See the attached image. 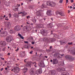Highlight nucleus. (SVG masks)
Instances as JSON below:
<instances>
[{
	"instance_id": "49",
	"label": "nucleus",
	"mask_w": 75,
	"mask_h": 75,
	"mask_svg": "<svg viewBox=\"0 0 75 75\" xmlns=\"http://www.w3.org/2000/svg\"><path fill=\"white\" fill-rule=\"evenodd\" d=\"M17 6L18 7H20V4L18 5H17Z\"/></svg>"
},
{
	"instance_id": "31",
	"label": "nucleus",
	"mask_w": 75,
	"mask_h": 75,
	"mask_svg": "<svg viewBox=\"0 0 75 75\" xmlns=\"http://www.w3.org/2000/svg\"><path fill=\"white\" fill-rule=\"evenodd\" d=\"M62 75H66V72H63L62 73Z\"/></svg>"
},
{
	"instance_id": "15",
	"label": "nucleus",
	"mask_w": 75,
	"mask_h": 75,
	"mask_svg": "<svg viewBox=\"0 0 75 75\" xmlns=\"http://www.w3.org/2000/svg\"><path fill=\"white\" fill-rule=\"evenodd\" d=\"M41 25H40V24H38L36 26V27L38 28H42V26Z\"/></svg>"
},
{
	"instance_id": "63",
	"label": "nucleus",
	"mask_w": 75,
	"mask_h": 75,
	"mask_svg": "<svg viewBox=\"0 0 75 75\" xmlns=\"http://www.w3.org/2000/svg\"><path fill=\"white\" fill-rule=\"evenodd\" d=\"M7 61H5V63H7Z\"/></svg>"
},
{
	"instance_id": "1",
	"label": "nucleus",
	"mask_w": 75,
	"mask_h": 75,
	"mask_svg": "<svg viewBox=\"0 0 75 75\" xmlns=\"http://www.w3.org/2000/svg\"><path fill=\"white\" fill-rule=\"evenodd\" d=\"M19 14H21L22 15V17H24L25 16H26L27 14V13H25L24 12L18 13V14H14L15 17H18L19 16Z\"/></svg>"
},
{
	"instance_id": "7",
	"label": "nucleus",
	"mask_w": 75,
	"mask_h": 75,
	"mask_svg": "<svg viewBox=\"0 0 75 75\" xmlns=\"http://www.w3.org/2000/svg\"><path fill=\"white\" fill-rule=\"evenodd\" d=\"M14 72L15 73H18L19 71H20V69L19 68L16 67L14 68Z\"/></svg>"
},
{
	"instance_id": "64",
	"label": "nucleus",
	"mask_w": 75,
	"mask_h": 75,
	"mask_svg": "<svg viewBox=\"0 0 75 75\" xmlns=\"http://www.w3.org/2000/svg\"><path fill=\"white\" fill-rule=\"evenodd\" d=\"M33 48V47H31V48Z\"/></svg>"
},
{
	"instance_id": "39",
	"label": "nucleus",
	"mask_w": 75,
	"mask_h": 75,
	"mask_svg": "<svg viewBox=\"0 0 75 75\" xmlns=\"http://www.w3.org/2000/svg\"><path fill=\"white\" fill-rule=\"evenodd\" d=\"M31 43L32 44H35V42H32Z\"/></svg>"
},
{
	"instance_id": "8",
	"label": "nucleus",
	"mask_w": 75,
	"mask_h": 75,
	"mask_svg": "<svg viewBox=\"0 0 75 75\" xmlns=\"http://www.w3.org/2000/svg\"><path fill=\"white\" fill-rule=\"evenodd\" d=\"M58 60L56 59H53V64H57L58 62Z\"/></svg>"
},
{
	"instance_id": "48",
	"label": "nucleus",
	"mask_w": 75,
	"mask_h": 75,
	"mask_svg": "<svg viewBox=\"0 0 75 75\" xmlns=\"http://www.w3.org/2000/svg\"><path fill=\"white\" fill-rule=\"evenodd\" d=\"M69 48L68 49V51H71V50Z\"/></svg>"
},
{
	"instance_id": "5",
	"label": "nucleus",
	"mask_w": 75,
	"mask_h": 75,
	"mask_svg": "<svg viewBox=\"0 0 75 75\" xmlns=\"http://www.w3.org/2000/svg\"><path fill=\"white\" fill-rule=\"evenodd\" d=\"M14 29L16 31H19L21 30V27L19 25H17L15 27Z\"/></svg>"
},
{
	"instance_id": "62",
	"label": "nucleus",
	"mask_w": 75,
	"mask_h": 75,
	"mask_svg": "<svg viewBox=\"0 0 75 75\" xmlns=\"http://www.w3.org/2000/svg\"><path fill=\"white\" fill-rule=\"evenodd\" d=\"M5 70H7V68H5Z\"/></svg>"
},
{
	"instance_id": "38",
	"label": "nucleus",
	"mask_w": 75,
	"mask_h": 75,
	"mask_svg": "<svg viewBox=\"0 0 75 75\" xmlns=\"http://www.w3.org/2000/svg\"><path fill=\"white\" fill-rule=\"evenodd\" d=\"M33 50H32L30 52V53L31 54H33Z\"/></svg>"
},
{
	"instance_id": "13",
	"label": "nucleus",
	"mask_w": 75,
	"mask_h": 75,
	"mask_svg": "<svg viewBox=\"0 0 75 75\" xmlns=\"http://www.w3.org/2000/svg\"><path fill=\"white\" fill-rule=\"evenodd\" d=\"M47 15H48V16H50V15H51V11H47Z\"/></svg>"
},
{
	"instance_id": "14",
	"label": "nucleus",
	"mask_w": 75,
	"mask_h": 75,
	"mask_svg": "<svg viewBox=\"0 0 75 75\" xmlns=\"http://www.w3.org/2000/svg\"><path fill=\"white\" fill-rule=\"evenodd\" d=\"M36 74H41L42 73V71H41V69L40 70H38L36 72Z\"/></svg>"
},
{
	"instance_id": "45",
	"label": "nucleus",
	"mask_w": 75,
	"mask_h": 75,
	"mask_svg": "<svg viewBox=\"0 0 75 75\" xmlns=\"http://www.w3.org/2000/svg\"><path fill=\"white\" fill-rule=\"evenodd\" d=\"M6 17V15H4L3 17L2 16V17H3V18H4Z\"/></svg>"
},
{
	"instance_id": "4",
	"label": "nucleus",
	"mask_w": 75,
	"mask_h": 75,
	"mask_svg": "<svg viewBox=\"0 0 75 75\" xmlns=\"http://www.w3.org/2000/svg\"><path fill=\"white\" fill-rule=\"evenodd\" d=\"M7 35V32L6 31L3 32L2 33H0V35L1 37H5V36H6Z\"/></svg>"
},
{
	"instance_id": "29",
	"label": "nucleus",
	"mask_w": 75,
	"mask_h": 75,
	"mask_svg": "<svg viewBox=\"0 0 75 75\" xmlns=\"http://www.w3.org/2000/svg\"><path fill=\"white\" fill-rule=\"evenodd\" d=\"M72 42H68V45H72Z\"/></svg>"
},
{
	"instance_id": "44",
	"label": "nucleus",
	"mask_w": 75,
	"mask_h": 75,
	"mask_svg": "<svg viewBox=\"0 0 75 75\" xmlns=\"http://www.w3.org/2000/svg\"><path fill=\"white\" fill-rule=\"evenodd\" d=\"M36 65H37V63H35L34 65V66L35 67V68H37V66H36Z\"/></svg>"
},
{
	"instance_id": "21",
	"label": "nucleus",
	"mask_w": 75,
	"mask_h": 75,
	"mask_svg": "<svg viewBox=\"0 0 75 75\" xmlns=\"http://www.w3.org/2000/svg\"><path fill=\"white\" fill-rule=\"evenodd\" d=\"M47 26L48 27H50L51 28L52 27V23H49V24L47 25Z\"/></svg>"
},
{
	"instance_id": "53",
	"label": "nucleus",
	"mask_w": 75,
	"mask_h": 75,
	"mask_svg": "<svg viewBox=\"0 0 75 75\" xmlns=\"http://www.w3.org/2000/svg\"><path fill=\"white\" fill-rule=\"evenodd\" d=\"M1 70V71H3V68H2Z\"/></svg>"
},
{
	"instance_id": "22",
	"label": "nucleus",
	"mask_w": 75,
	"mask_h": 75,
	"mask_svg": "<svg viewBox=\"0 0 75 75\" xmlns=\"http://www.w3.org/2000/svg\"><path fill=\"white\" fill-rule=\"evenodd\" d=\"M42 33L44 34H47V32H45V30H42Z\"/></svg>"
},
{
	"instance_id": "41",
	"label": "nucleus",
	"mask_w": 75,
	"mask_h": 75,
	"mask_svg": "<svg viewBox=\"0 0 75 75\" xmlns=\"http://www.w3.org/2000/svg\"><path fill=\"white\" fill-rule=\"evenodd\" d=\"M66 75H69V73L67 72Z\"/></svg>"
},
{
	"instance_id": "19",
	"label": "nucleus",
	"mask_w": 75,
	"mask_h": 75,
	"mask_svg": "<svg viewBox=\"0 0 75 75\" xmlns=\"http://www.w3.org/2000/svg\"><path fill=\"white\" fill-rule=\"evenodd\" d=\"M28 69L27 68H25L24 69H23V73H25L28 70Z\"/></svg>"
},
{
	"instance_id": "17",
	"label": "nucleus",
	"mask_w": 75,
	"mask_h": 75,
	"mask_svg": "<svg viewBox=\"0 0 75 75\" xmlns=\"http://www.w3.org/2000/svg\"><path fill=\"white\" fill-rule=\"evenodd\" d=\"M25 52H21L20 53H21V57H24V56L25 54Z\"/></svg>"
},
{
	"instance_id": "54",
	"label": "nucleus",
	"mask_w": 75,
	"mask_h": 75,
	"mask_svg": "<svg viewBox=\"0 0 75 75\" xmlns=\"http://www.w3.org/2000/svg\"><path fill=\"white\" fill-rule=\"evenodd\" d=\"M50 49H51L52 48V46H50Z\"/></svg>"
},
{
	"instance_id": "18",
	"label": "nucleus",
	"mask_w": 75,
	"mask_h": 75,
	"mask_svg": "<svg viewBox=\"0 0 75 75\" xmlns=\"http://www.w3.org/2000/svg\"><path fill=\"white\" fill-rule=\"evenodd\" d=\"M59 15H60L61 16H64V14L63 12H61L59 14H57V16H59Z\"/></svg>"
},
{
	"instance_id": "27",
	"label": "nucleus",
	"mask_w": 75,
	"mask_h": 75,
	"mask_svg": "<svg viewBox=\"0 0 75 75\" xmlns=\"http://www.w3.org/2000/svg\"><path fill=\"white\" fill-rule=\"evenodd\" d=\"M37 14H37V15L38 16H40V12H39V11H38L37 12Z\"/></svg>"
},
{
	"instance_id": "3",
	"label": "nucleus",
	"mask_w": 75,
	"mask_h": 75,
	"mask_svg": "<svg viewBox=\"0 0 75 75\" xmlns=\"http://www.w3.org/2000/svg\"><path fill=\"white\" fill-rule=\"evenodd\" d=\"M66 60H69L71 61H72V57L69 55H67L66 56Z\"/></svg>"
},
{
	"instance_id": "40",
	"label": "nucleus",
	"mask_w": 75,
	"mask_h": 75,
	"mask_svg": "<svg viewBox=\"0 0 75 75\" xmlns=\"http://www.w3.org/2000/svg\"><path fill=\"white\" fill-rule=\"evenodd\" d=\"M29 45H27V47H26V48H27V49H28L29 48Z\"/></svg>"
},
{
	"instance_id": "23",
	"label": "nucleus",
	"mask_w": 75,
	"mask_h": 75,
	"mask_svg": "<svg viewBox=\"0 0 75 75\" xmlns=\"http://www.w3.org/2000/svg\"><path fill=\"white\" fill-rule=\"evenodd\" d=\"M61 44L62 45L65 44V42L64 41V40H63L61 42Z\"/></svg>"
},
{
	"instance_id": "34",
	"label": "nucleus",
	"mask_w": 75,
	"mask_h": 75,
	"mask_svg": "<svg viewBox=\"0 0 75 75\" xmlns=\"http://www.w3.org/2000/svg\"><path fill=\"white\" fill-rule=\"evenodd\" d=\"M24 42L25 44H28V41H24Z\"/></svg>"
},
{
	"instance_id": "30",
	"label": "nucleus",
	"mask_w": 75,
	"mask_h": 75,
	"mask_svg": "<svg viewBox=\"0 0 75 75\" xmlns=\"http://www.w3.org/2000/svg\"><path fill=\"white\" fill-rule=\"evenodd\" d=\"M5 49H6V47H4L2 49V51H5Z\"/></svg>"
},
{
	"instance_id": "25",
	"label": "nucleus",
	"mask_w": 75,
	"mask_h": 75,
	"mask_svg": "<svg viewBox=\"0 0 75 75\" xmlns=\"http://www.w3.org/2000/svg\"><path fill=\"white\" fill-rule=\"evenodd\" d=\"M71 53L72 54H73V55H75V51L71 50Z\"/></svg>"
},
{
	"instance_id": "10",
	"label": "nucleus",
	"mask_w": 75,
	"mask_h": 75,
	"mask_svg": "<svg viewBox=\"0 0 75 75\" xmlns=\"http://www.w3.org/2000/svg\"><path fill=\"white\" fill-rule=\"evenodd\" d=\"M11 23L10 22H6L5 25L7 26V27H10L11 26Z\"/></svg>"
},
{
	"instance_id": "6",
	"label": "nucleus",
	"mask_w": 75,
	"mask_h": 75,
	"mask_svg": "<svg viewBox=\"0 0 75 75\" xmlns=\"http://www.w3.org/2000/svg\"><path fill=\"white\" fill-rule=\"evenodd\" d=\"M47 6H52V7H53V6H55V4H54V6L52 5H53V4H52V5L51 4V3L49 1H47Z\"/></svg>"
},
{
	"instance_id": "35",
	"label": "nucleus",
	"mask_w": 75,
	"mask_h": 75,
	"mask_svg": "<svg viewBox=\"0 0 75 75\" xmlns=\"http://www.w3.org/2000/svg\"><path fill=\"white\" fill-rule=\"evenodd\" d=\"M28 28V26H26L25 28V29H26V30H27Z\"/></svg>"
},
{
	"instance_id": "42",
	"label": "nucleus",
	"mask_w": 75,
	"mask_h": 75,
	"mask_svg": "<svg viewBox=\"0 0 75 75\" xmlns=\"http://www.w3.org/2000/svg\"><path fill=\"white\" fill-rule=\"evenodd\" d=\"M18 35H19V36H20V37H21V35L20 33H19Z\"/></svg>"
},
{
	"instance_id": "52",
	"label": "nucleus",
	"mask_w": 75,
	"mask_h": 75,
	"mask_svg": "<svg viewBox=\"0 0 75 75\" xmlns=\"http://www.w3.org/2000/svg\"><path fill=\"white\" fill-rule=\"evenodd\" d=\"M1 59H2V60H4V58H1Z\"/></svg>"
},
{
	"instance_id": "51",
	"label": "nucleus",
	"mask_w": 75,
	"mask_h": 75,
	"mask_svg": "<svg viewBox=\"0 0 75 75\" xmlns=\"http://www.w3.org/2000/svg\"><path fill=\"white\" fill-rule=\"evenodd\" d=\"M73 2H74V0H71V3H73Z\"/></svg>"
},
{
	"instance_id": "36",
	"label": "nucleus",
	"mask_w": 75,
	"mask_h": 75,
	"mask_svg": "<svg viewBox=\"0 0 75 75\" xmlns=\"http://www.w3.org/2000/svg\"><path fill=\"white\" fill-rule=\"evenodd\" d=\"M73 6H74L73 9H75V5H73Z\"/></svg>"
},
{
	"instance_id": "60",
	"label": "nucleus",
	"mask_w": 75,
	"mask_h": 75,
	"mask_svg": "<svg viewBox=\"0 0 75 75\" xmlns=\"http://www.w3.org/2000/svg\"><path fill=\"white\" fill-rule=\"evenodd\" d=\"M5 20L6 21H8V19H5Z\"/></svg>"
},
{
	"instance_id": "16",
	"label": "nucleus",
	"mask_w": 75,
	"mask_h": 75,
	"mask_svg": "<svg viewBox=\"0 0 75 75\" xmlns=\"http://www.w3.org/2000/svg\"><path fill=\"white\" fill-rule=\"evenodd\" d=\"M56 73V71L54 70H52L51 71V73L52 75H54Z\"/></svg>"
},
{
	"instance_id": "47",
	"label": "nucleus",
	"mask_w": 75,
	"mask_h": 75,
	"mask_svg": "<svg viewBox=\"0 0 75 75\" xmlns=\"http://www.w3.org/2000/svg\"><path fill=\"white\" fill-rule=\"evenodd\" d=\"M9 17L10 18L11 17V14H9Z\"/></svg>"
},
{
	"instance_id": "20",
	"label": "nucleus",
	"mask_w": 75,
	"mask_h": 75,
	"mask_svg": "<svg viewBox=\"0 0 75 75\" xmlns=\"http://www.w3.org/2000/svg\"><path fill=\"white\" fill-rule=\"evenodd\" d=\"M59 71H65V69L64 68H62L61 69H58Z\"/></svg>"
},
{
	"instance_id": "57",
	"label": "nucleus",
	"mask_w": 75,
	"mask_h": 75,
	"mask_svg": "<svg viewBox=\"0 0 75 75\" xmlns=\"http://www.w3.org/2000/svg\"><path fill=\"white\" fill-rule=\"evenodd\" d=\"M70 8H72V6H70Z\"/></svg>"
},
{
	"instance_id": "50",
	"label": "nucleus",
	"mask_w": 75,
	"mask_h": 75,
	"mask_svg": "<svg viewBox=\"0 0 75 75\" xmlns=\"http://www.w3.org/2000/svg\"><path fill=\"white\" fill-rule=\"evenodd\" d=\"M66 3H68V0H66Z\"/></svg>"
},
{
	"instance_id": "32",
	"label": "nucleus",
	"mask_w": 75,
	"mask_h": 75,
	"mask_svg": "<svg viewBox=\"0 0 75 75\" xmlns=\"http://www.w3.org/2000/svg\"><path fill=\"white\" fill-rule=\"evenodd\" d=\"M54 55H56V56H58L59 55V54L58 53H56L54 54Z\"/></svg>"
},
{
	"instance_id": "28",
	"label": "nucleus",
	"mask_w": 75,
	"mask_h": 75,
	"mask_svg": "<svg viewBox=\"0 0 75 75\" xmlns=\"http://www.w3.org/2000/svg\"><path fill=\"white\" fill-rule=\"evenodd\" d=\"M33 23H36V20L35 19H33Z\"/></svg>"
},
{
	"instance_id": "26",
	"label": "nucleus",
	"mask_w": 75,
	"mask_h": 75,
	"mask_svg": "<svg viewBox=\"0 0 75 75\" xmlns=\"http://www.w3.org/2000/svg\"><path fill=\"white\" fill-rule=\"evenodd\" d=\"M9 32L11 34H13V30H11L9 31Z\"/></svg>"
},
{
	"instance_id": "56",
	"label": "nucleus",
	"mask_w": 75,
	"mask_h": 75,
	"mask_svg": "<svg viewBox=\"0 0 75 75\" xmlns=\"http://www.w3.org/2000/svg\"><path fill=\"white\" fill-rule=\"evenodd\" d=\"M45 57L46 58H48V57L47 56H45Z\"/></svg>"
},
{
	"instance_id": "24",
	"label": "nucleus",
	"mask_w": 75,
	"mask_h": 75,
	"mask_svg": "<svg viewBox=\"0 0 75 75\" xmlns=\"http://www.w3.org/2000/svg\"><path fill=\"white\" fill-rule=\"evenodd\" d=\"M53 41L52 38H50L48 40V42H51V41L52 42Z\"/></svg>"
},
{
	"instance_id": "33",
	"label": "nucleus",
	"mask_w": 75,
	"mask_h": 75,
	"mask_svg": "<svg viewBox=\"0 0 75 75\" xmlns=\"http://www.w3.org/2000/svg\"><path fill=\"white\" fill-rule=\"evenodd\" d=\"M62 1H63V0H60L59 2L60 3H62Z\"/></svg>"
},
{
	"instance_id": "58",
	"label": "nucleus",
	"mask_w": 75,
	"mask_h": 75,
	"mask_svg": "<svg viewBox=\"0 0 75 75\" xmlns=\"http://www.w3.org/2000/svg\"><path fill=\"white\" fill-rule=\"evenodd\" d=\"M30 25H33V23H31Z\"/></svg>"
},
{
	"instance_id": "61",
	"label": "nucleus",
	"mask_w": 75,
	"mask_h": 75,
	"mask_svg": "<svg viewBox=\"0 0 75 75\" xmlns=\"http://www.w3.org/2000/svg\"><path fill=\"white\" fill-rule=\"evenodd\" d=\"M50 62H52V60L51 59L50 60Z\"/></svg>"
},
{
	"instance_id": "37",
	"label": "nucleus",
	"mask_w": 75,
	"mask_h": 75,
	"mask_svg": "<svg viewBox=\"0 0 75 75\" xmlns=\"http://www.w3.org/2000/svg\"><path fill=\"white\" fill-rule=\"evenodd\" d=\"M19 49L18 48H17V49L15 50L16 51V52H17V51H18Z\"/></svg>"
},
{
	"instance_id": "9",
	"label": "nucleus",
	"mask_w": 75,
	"mask_h": 75,
	"mask_svg": "<svg viewBox=\"0 0 75 75\" xmlns=\"http://www.w3.org/2000/svg\"><path fill=\"white\" fill-rule=\"evenodd\" d=\"M34 73H35V72H34V68H31L30 70V75H33Z\"/></svg>"
},
{
	"instance_id": "2",
	"label": "nucleus",
	"mask_w": 75,
	"mask_h": 75,
	"mask_svg": "<svg viewBox=\"0 0 75 75\" xmlns=\"http://www.w3.org/2000/svg\"><path fill=\"white\" fill-rule=\"evenodd\" d=\"M6 40L8 42H10L13 40V38L11 36H9L6 38Z\"/></svg>"
},
{
	"instance_id": "55",
	"label": "nucleus",
	"mask_w": 75,
	"mask_h": 75,
	"mask_svg": "<svg viewBox=\"0 0 75 75\" xmlns=\"http://www.w3.org/2000/svg\"><path fill=\"white\" fill-rule=\"evenodd\" d=\"M28 65L29 66H30V65L31 64H30V63H29H29H28Z\"/></svg>"
},
{
	"instance_id": "11",
	"label": "nucleus",
	"mask_w": 75,
	"mask_h": 75,
	"mask_svg": "<svg viewBox=\"0 0 75 75\" xmlns=\"http://www.w3.org/2000/svg\"><path fill=\"white\" fill-rule=\"evenodd\" d=\"M1 45H2L3 46H5L6 45V42L4 41L2 42H0Z\"/></svg>"
},
{
	"instance_id": "59",
	"label": "nucleus",
	"mask_w": 75,
	"mask_h": 75,
	"mask_svg": "<svg viewBox=\"0 0 75 75\" xmlns=\"http://www.w3.org/2000/svg\"><path fill=\"white\" fill-rule=\"evenodd\" d=\"M43 19H40V20H39L40 21H42Z\"/></svg>"
},
{
	"instance_id": "46",
	"label": "nucleus",
	"mask_w": 75,
	"mask_h": 75,
	"mask_svg": "<svg viewBox=\"0 0 75 75\" xmlns=\"http://www.w3.org/2000/svg\"><path fill=\"white\" fill-rule=\"evenodd\" d=\"M21 38L22 39H24V37L22 36H21Z\"/></svg>"
},
{
	"instance_id": "12",
	"label": "nucleus",
	"mask_w": 75,
	"mask_h": 75,
	"mask_svg": "<svg viewBox=\"0 0 75 75\" xmlns=\"http://www.w3.org/2000/svg\"><path fill=\"white\" fill-rule=\"evenodd\" d=\"M39 65L40 67H44V64L42 62H41L40 63H39Z\"/></svg>"
},
{
	"instance_id": "43",
	"label": "nucleus",
	"mask_w": 75,
	"mask_h": 75,
	"mask_svg": "<svg viewBox=\"0 0 75 75\" xmlns=\"http://www.w3.org/2000/svg\"><path fill=\"white\" fill-rule=\"evenodd\" d=\"M30 18V16H28L27 17V18L28 19V18Z\"/></svg>"
}]
</instances>
